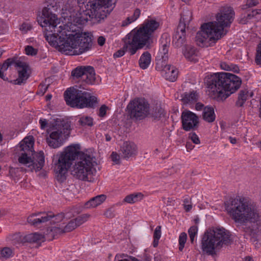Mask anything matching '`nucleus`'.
<instances>
[{
  "mask_svg": "<svg viewBox=\"0 0 261 261\" xmlns=\"http://www.w3.org/2000/svg\"><path fill=\"white\" fill-rule=\"evenodd\" d=\"M70 123L60 119H57L47 132L49 134L46 138L48 146L53 148H57L63 144L70 134Z\"/></svg>",
  "mask_w": 261,
  "mask_h": 261,
  "instance_id": "nucleus-10",
  "label": "nucleus"
},
{
  "mask_svg": "<svg viewBox=\"0 0 261 261\" xmlns=\"http://www.w3.org/2000/svg\"><path fill=\"white\" fill-rule=\"evenodd\" d=\"M234 15V12L231 7L222 8L217 15L216 21L205 23L201 26V30L197 33L195 37L196 44L202 47L214 45L227 34L225 28L230 26Z\"/></svg>",
  "mask_w": 261,
  "mask_h": 261,
  "instance_id": "nucleus-2",
  "label": "nucleus"
},
{
  "mask_svg": "<svg viewBox=\"0 0 261 261\" xmlns=\"http://www.w3.org/2000/svg\"><path fill=\"white\" fill-rule=\"evenodd\" d=\"M222 69L224 70H229L233 69L235 72H238V66H221Z\"/></svg>",
  "mask_w": 261,
  "mask_h": 261,
  "instance_id": "nucleus-58",
  "label": "nucleus"
},
{
  "mask_svg": "<svg viewBox=\"0 0 261 261\" xmlns=\"http://www.w3.org/2000/svg\"><path fill=\"white\" fill-rule=\"evenodd\" d=\"M106 196L104 194L94 197L85 203L84 208H95L102 203L106 200Z\"/></svg>",
  "mask_w": 261,
  "mask_h": 261,
  "instance_id": "nucleus-24",
  "label": "nucleus"
},
{
  "mask_svg": "<svg viewBox=\"0 0 261 261\" xmlns=\"http://www.w3.org/2000/svg\"><path fill=\"white\" fill-rule=\"evenodd\" d=\"M71 27L67 25L64 27L57 39L51 41V45L64 50L74 49V54L77 55L89 50L93 44L92 35L89 33H72Z\"/></svg>",
  "mask_w": 261,
  "mask_h": 261,
  "instance_id": "nucleus-4",
  "label": "nucleus"
},
{
  "mask_svg": "<svg viewBox=\"0 0 261 261\" xmlns=\"http://www.w3.org/2000/svg\"><path fill=\"white\" fill-rule=\"evenodd\" d=\"M202 118L207 122L211 123L214 122L216 118L214 108L210 106L204 107L202 113Z\"/></svg>",
  "mask_w": 261,
  "mask_h": 261,
  "instance_id": "nucleus-29",
  "label": "nucleus"
},
{
  "mask_svg": "<svg viewBox=\"0 0 261 261\" xmlns=\"http://www.w3.org/2000/svg\"><path fill=\"white\" fill-rule=\"evenodd\" d=\"M187 235L185 232L180 233L179 237V250L182 251L187 241Z\"/></svg>",
  "mask_w": 261,
  "mask_h": 261,
  "instance_id": "nucleus-41",
  "label": "nucleus"
},
{
  "mask_svg": "<svg viewBox=\"0 0 261 261\" xmlns=\"http://www.w3.org/2000/svg\"><path fill=\"white\" fill-rule=\"evenodd\" d=\"M79 122L83 126L88 125L91 126L93 125V119L91 117L89 116H83L81 117Z\"/></svg>",
  "mask_w": 261,
  "mask_h": 261,
  "instance_id": "nucleus-40",
  "label": "nucleus"
},
{
  "mask_svg": "<svg viewBox=\"0 0 261 261\" xmlns=\"http://www.w3.org/2000/svg\"><path fill=\"white\" fill-rule=\"evenodd\" d=\"M182 128L186 131H190L197 128L198 124V117L194 113L186 111L181 114Z\"/></svg>",
  "mask_w": 261,
  "mask_h": 261,
  "instance_id": "nucleus-17",
  "label": "nucleus"
},
{
  "mask_svg": "<svg viewBox=\"0 0 261 261\" xmlns=\"http://www.w3.org/2000/svg\"><path fill=\"white\" fill-rule=\"evenodd\" d=\"M186 41V27L182 22H179L173 36V43L174 45L179 47L185 43Z\"/></svg>",
  "mask_w": 261,
  "mask_h": 261,
  "instance_id": "nucleus-23",
  "label": "nucleus"
},
{
  "mask_svg": "<svg viewBox=\"0 0 261 261\" xmlns=\"http://www.w3.org/2000/svg\"><path fill=\"white\" fill-rule=\"evenodd\" d=\"M203 107H204V105L202 103H200V102L196 103V106H195V109L197 111H200V110H202L203 109H204Z\"/></svg>",
  "mask_w": 261,
  "mask_h": 261,
  "instance_id": "nucleus-62",
  "label": "nucleus"
},
{
  "mask_svg": "<svg viewBox=\"0 0 261 261\" xmlns=\"http://www.w3.org/2000/svg\"><path fill=\"white\" fill-rule=\"evenodd\" d=\"M184 56L188 60L195 63L197 61V51L196 49L191 46L187 45L184 51Z\"/></svg>",
  "mask_w": 261,
  "mask_h": 261,
  "instance_id": "nucleus-30",
  "label": "nucleus"
},
{
  "mask_svg": "<svg viewBox=\"0 0 261 261\" xmlns=\"http://www.w3.org/2000/svg\"><path fill=\"white\" fill-rule=\"evenodd\" d=\"M64 218L63 214H58L56 215H54L53 214V216L50 220V223L54 224V226H57V224L63 225L64 223H61Z\"/></svg>",
  "mask_w": 261,
  "mask_h": 261,
  "instance_id": "nucleus-38",
  "label": "nucleus"
},
{
  "mask_svg": "<svg viewBox=\"0 0 261 261\" xmlns=\"http://www.w3.org/2000/svg\"><path fill=\"white\" fill-rule=\"evenodd\" d=\"M19 163L27 165L31 170H41L44 165V155L42 151L34 153L23 152L18 158Z\"/></svg>",
  "mask_w": 261,
  "mask_h": 261,
  "instance_id": "nucleus-12",
  "label": "nucleus"
},
{
  "mask_svg": "<svg viewBox=\"0 0 261 261\" xmlns=\"http://www.w3.org/2000/svg\"><path fill=\"white\" fill-rule=\"evenodd\" d=\"M186 211H189L192 208V205L190 204H184Z\"/></svg>",
  "mask_w": 261,
  "mask_h": 261,
  "instance_id": "nucleus-64",
  "label": "nucleus"
},
{
  "mask_svg": "<svg viewBox=\"0 0 261 261\" xmlns=\"http://www.w3.org/2000/svg\"><path fill=\"white\" fill-rule=\"evenodd\" d=\"M261 14V9H255L249 13L242 14L238 19L239 23L245 24L253 18L257 19V15Z\"/></svg>",
  "mask_w": 261,
  "mask_h": 261,
  "instance_id": "nucleus-26",
  "label": "nucleus"
},
{
  "mask_svg": "<svg viewBox=\"0 0 261 261\" xmlns=\"http://www.w3.org/2000/svg\"><path fill=\"white\" fill-rule=\"evenodd\" d=\"M78 145H71L67 147L59 155L55 163V169L58 180L63 182L66 178L68 169L72 162L75 160L71 168V174L81 180H88V176L93 174L97 165L94 157L79 151Z\"/></svg>",
  "mask_w": 261,
  "mask_h": 261,
  "instance_id": "nucleus-1",
  "label": "nucleus"
},
{
  "mask_svg": "<svg viewBox=\"0 0 261 261\" xmlns=\"http://www.w3.org/2000/svg\"><path fill=\"white\" fill-rule=\"evenodd\" d=\"M129 257H131V256L125 254H117L115 257L114 261H131Z\"/></svg>",
  "mask_w": 261,
  "mask_h": 261,
  "instance_id": "nucleus-44",
  "label": "nucleus"
},
{
  "mask_svg": "<svg viewBox=\"0 0 261 261\" xmlns=\"http://www.w3.org/2000/svg\"><path fill=\"white\" fill-rule=\"evenodd\" d=\"M29 63L27 61L25 57L22 56L18 57L17 56H14L6 60L1 65H29Z\"/></svg>",
  "mask_w": 261,
  "mask_h": 261,
  "instance_id": "nucleus-25",
  "label": "nucleus"
},
{
  "mask_svg": "<svg viewBox=\"0 0 261 261\" xmlns=\"http://www.w3.org/2000/svg\"><path fill=\"white\" fill-rule=\"evenodd\" d=\"M159 26V22L154 19L145 20L141 27L133 30L126 36L124 42L126 50L133 55L145 46L148 47L152 42V34Z\"/></svg>",
  "mask_w": 261,
  "mask_h": 261,
  "instance_id": "nucleus-5",
  "label": "nucleus"
},
{
  "mask_svg": "<svg viewBox=\"0 0 261 261\" xmlns=\"http://www.w3.org/2000/svg\"><path fill=\"white\" fill-rule=\"evenodd\" d=\"M192 12L188 9H184L182 13L181 14V18L179 22H182L185 26L189 24V22L192 20Z\"/></svg>",
  "mask_w": 261,
  "mask_h": 261,
  "instance_id": "nucleus-36",
  "label": "nucleus"
},
{
  "mask_svg": "<svg viewBox=\"0 0 261 261\" xmlns=\"http://www.w3.org/2000/svg\"><path fill=\"white\" fill-rule=\"evenodd\" d=\"M37 49L33 46L28 45L25 47V52L27 55L35 56L37 54Z\"/></svg>",
  "mask_w": 261,
  "mask_h": 261,
  "instance_id": "nucleus-46",
  "label": "nucleus"
},
{
  "mask_svg": "<svg viewBox=\"0 0 261 261\" xmlns=\"http://www.w3.org/2000/svg\"><path fill=\"white\" fill-rule=\"evenodd\" d=\"M9 66H1L0 68V77L4 81H7L8 79L4 74V72L8 69Z\"/></svg>",
  "mask_w": 261,
  "mask_h": 261,
  "instance_id": "nucleus-55",
  "label": "nucleus"
},
{
  "mask_svg": "<svg viewBox=\"0 0 261 261\" xmlns=\"http://www.w3.org/2000/svg\"><path fill=\"white\" fill-rule=\"evenodd\" d=\"M155 69L160 71L166 80L173 82L177 78L178 71L176 66H156Z\"/></svg>",
  "mask_w": 261,
  "mask_h": 261,
  "instance_id": "nucleus-21",
  "label": "nucleus"
},
{
  "mask_svg": "<svg viewBox=\"0 0 261 261\" xmlns=\"http://www.w3.org/2000/svg\"><path fill=\"white\" fill-rule=\"evenodd\" d=\"M137 153V146L133 142L125 141L120 146V154L124 159L128 160L130 158L135 157Z\"/></svg>",
  "mask_w": 261,
  "mask_h": 261,
  "instance_id": "nucleus-19",
  "label": "nucleus"
},
{
  "mask_svg": "<svg viewBox=\"0 0 261 261\" xmlns=\"http://www.w3.org/2000/svg\"><path fill=\"white\" fill-rule=\"evenodd\" d=\"M53 216V213H42L38 214H33L27 219L28 222L34 226H38L41 224L50 221Z\"/></svg>",
  "mask_w": 261,
  "mask_h": 261,
  "instance_id": "nucleus-20",
  "label": "nucleus"
},
{
  "mask_svg": "<svg viewBox=\"0 0 261 261\" xmlns=\"http://www.w3.org/2000/svg\"><path fill=\"white\" fill-rule=\"evenodd\" d=\"M24 242L30 243H40L44 241V237L38 233H30L23 238Z\"/></svg>",
  "mask_w": 261,
  "mask_h": 261,
  "instance_id": "nucleus-32",
  "label": "nucleus"
},
{
  "mask_svg": "<svg viewBox=\"0 0 261 261\" xmlns=\"http://www.w3.org/2000/svg\"><path fill=\"white\" fill-rule=\"evenodd\" d=\"M127 109L131 118L141 120L148 114L149 106L144 99H138L130 102L127 106Z\"/></svg>",
  "mask_w": 261,
  "mask_h": 261,
  "instance_id": "nucleus-14",
  "label": "nucleus"
},
{
  "mask_svg": "<svg viewBox=\"0 0 261 261\" xmlns=\"http://www.w3.org/2000/svg\"><path fill=\"white\" fill-rule=\"evenodd\" d=\"M34 141L33 137H25L22 141L20 143L21 150L28 153H34Z\"/></svg>",
  "mask_w": 261,
  "mask_h": 261,
  "instance_id": "nucleus-27",
  "label": "nucleus"
},
{
  "mask_svg": "<svg viewBox=\"0 0 261 261\" xmlns=\"http://www.w3.org/2000/svg\"><path fill=\"white\" fill-rule=\"evenodd\" d=\"M232 242L229 232L223 228H216L204 232L201 240V249L205 253L214 255L215 249L223 244L228 245Z\"/></svg>",
  "mask_w": 261,
  "mask_h": 261,
  "instance_id": "nucleus-8",
  "label": "nucleus"
},
{
  "mask_svg": "<svg viewBox=\"0 0 261 261\" xmlns=\"http://www.w3.org/2000/svg\"><path fill=\"white\" fill-rule=\"evenodd\" d=\"M76 227V223L73 219H72L66 225L64 223L63 225L57 224V226H51L47 229L46 236L48 240H52L56 236L71 231Z\"/></svg>",
  "mask_w": 261,
  "mask_h": 261,
  "instance_id": "nucleus-16",
  "label": "nucleus"
},
{
  "mask_svg": "<svg viewBox=\"0 0 261 261\" xmlns=\"http://www.w3.org/2000/svg\"><path fill=\"white\" fill-rule=\"evenodd\" d=\"M134 21L135 20H133L132 17H128L125 20L122 22V26L125 27Z\"/></svg>",
  "mask_w": 261,
  "mask_h": 261,
  "instance_id": "nucleus-57",
  "label": "nucleus"
},
{
  "mask_svg": "<svg viewBox=\"0 0 261 261\" xmlns=\"http://www.w3.org/2000/svg\"><path fill=\"white\" fill-rule=\"evenodd\" d=\"M246 5L242 6V9L243 10L246 9L247 8L255 6L259 4L258 0H246Z\"/></svg>",
  "mask_w": 261,
  "mask_h": 261,
  "instance_id": "nucleus-43",
  "label": "nucleus"
},
{
  "mask_svg": "<svg viewBox=\"0 0 261 261\" xmlns=\"http://www.w3.org/2000/svg\"><path fill=\"white\" fill-rule=\"evenodd\" d=\"M194 147V146L189 142L186 143V148L188 150H191Z\"/></svg>",
  "mask_w": 261,
  "mask_h": 261,
  "instance_id": "nucleus-63",
  "label": "nucleus"
},
{
  "mask_svg": "<svg viewBox=\"0 0 261 261\" xmlns=\"http://www.w3.org/2000/svg\"><path fill=\"white\" fill-rule=\"evenodd\" d=\"M189 138L195 144H198L200 143V140L198 136L195 133H190L189 136Z\"/></svg>",
  "mask_w": 261,
  "mask_h": 261,
  "instance_id": "nucleus-50",
  "label": "nucleus"
},
{
  "mask_svg": "<svg viewBox=\"0 0 261 261\" xmlns=\"http://www.w3.org/2000/svg\"><path fill=\"white\" fill-rule=\"evenodd\" d=\"M161 236V226H157L154 231L153 239H160Z\"/></svg>",
  "mask_w": 261,
  "mask_h": 261,
  "instance_id": "nucleus-53",
  "label": "nucleus"
},
{
  "mask_svg": "<svg viewBox=\"0 0 261 261\" xmlns=\"http://www.w3.org/2000/svg\"><path fill=\"white\" fill-rule=\"evenodd\" d=\"M32 29L31 24L27 22H23L20 27V30L23 33H27Z\"/></svg>",
  "mask_w": 261,
  "mask_h": 261,
  "instance_id": "nucleus-47",
  "label": "nucleus"
},
{
  "mask_svg": "<svg viewBox=\"0 0 261 261\" xmlns=\"http://www.w3.org/2000/svg\"><path fill=\"white\" fill-rule=\"evenodd\" d=\"M103 215L108 218H113L115 216V211L112 207L109 208L106 210Z\"/></svg>",
  "mask_w": 261,
  "mask_h": 261,
  "instance_id": "nucleus-48",
  "label": "nucleus"
},
{
  "mask_svg": "<svg viewBox=\"0 0 261 261\" xmlns=\"http://www.w3.org/2000/svg\"><path fill=\"white\" fill-rule=\"evenodd\" d=\"M7 31V25L3 20H0V35L5 34Z\"/></svg>",
  "mask_w": 261,
  "mask_h": 261,
  "instance_id": "nucleus-51",
  "label": "nucleus"
},
{
  "mask_svg": "<svg viewBox=\"0 0 261 261\" xmlns=\"http://www.w3.org/2000/svg\"><path fill=\"white\" fill-rule=\"evenodd\" d=\"M16 70L18 73V77L11 83L18 85L24 84L29 79L31 73L30 66H16Z\"/></svg>",
  "mask_w": 261,
  "mask_h": 261,
  "instance_id": "nucleus-22",
  "label": "nucleus"
},
{
  "mask_svg": "<svg viewBox=\"0 0 261 261\" xmlns=\"http://www.w3.org/2000/svg\"><path fill=\"white\" fill-rule=\"evenodd\" d=\"M198 231L197 226H192L188 230L189 236L191 242L193 243L194 238L197 235Z\"/></svg>",
  "mask_w": 261,
  "mask_h": 261,
  "instance_id": "nucleus-42",
  "label": "nucleus"
},
{
  "mask_svg": "<svg viewBox=\"0 0 261 261\" xmlns=\"http://www.w3.org/2000/svg\"><path fill=\"white\" fill-rule=\"evenodd\" d=\"M112 161L116 164H119L120 163V155L116 152H113L111 155Z\"/></svg>",
  "mask_w": 261,
  "mask_h": 261,
  "instance_id": "nucleus-52",
  "label": "nucleus"
},
{
  "mask_svg": "<svg viewBox=\"0 0 261 261\" xmlns=\"http://www.w3.org/2000/svg\"><path fill=\"white\" fill-rule=\"evenodd\" d=\"M48 86H49V84L46 85V84H45L43 83H41L38 87V89H39L38 93L40 94L41 95H43L47 91Z\"/></svg>",
  "mask_w": 261,
  "mask_h": 261,
  "instance_id": "nucleus-49",
  "label": "nucleus"
},
{
  "mask_svg": "<svg viewBox=\"0 0 261 261\" xmlns=\"http://www.w3.org/2000/svg\"><path fill=\"white\" fill-rule=\"evenodd\" d=\"M144 197L141 193H133L127 195L123 199V202L133 204L141 201Z\"/></svg>",
  "mask_w": 261,
  "mask_h": 261,
  "instance_id": "nucleus-33",
  "label": "nucleus"
},
{
  "mask_svg": "<svg viewBox=\"0 0 261 261\" xmlns=\"http://www.w3.org/2000/svg\"><path fill=\"white\" fill-rule=\"evenodd\" d=\"M226 210L235 222L244 225L242 228L245 237L246 239L250 238L252 242L256 241L257 230L246 225L247 223L254 224L259 221L260 215L255 206L246 198H235Z\"/></svg>",
  "mask_w": 261,
  "mask_h": 261,
  "instance_id": "nucleus-3",
  "label": "nucleus"
},
{
  "mask_svg": "<svg viewBox=\"0 0 261 261\" xmlns=\"http://www.w3.org/2000/svg\"><path fill=\"white\" fill-rule=\"evenodd\" d=\"M108 109V107L105 105H102L99 110L98 116L100 117H104L106 114V112Z\"/></svg>",
  "mask_w": 261,
  "mask_h": 261,
  "instance_id": "nucleus-54",
  "label": "nucleus"
},
{
  "mask_svg": "<svg viewBox=\"0 0 261 261\" xmlns=\"http://www.w3.org/2000/svg\"><path fill=\"white\" fill-rule=\"evenodd\" d=\"M255 62L257 64H261V41L258 44L256 48Z\"/></svg>",
  "mask_w": 261,
  "mask_h": 261,
  "instance_id": "nucleus-45",
  "label": "nucleus"
},
{
  "mask_svg": "<svg viewBox=\"0 0 261 261\" xmlns=\"http://www.w3.org/2000/svg\"><path fill=\"white\" fill-rule=\"evenodd\" d=\"M113 9L112 8L109 9H101L100 11L96 12L93 14V16H92L91 14L88 13L86 11V9L83 10L82 12L75 13L70 15L71 18L72 17L73 22L75 24L72 25L71 27V32L73 33L75 32V29L73 30V28L75 27L76 24H84L88 22V20L91 21L94 24H100L103 23L107 18L108 16L110 15L111 12Z\"/></svg>",
  "mask_w": 261,
  "mask_h": 261,
  "instance_id": "nucleus-11",
  "label": "nucleus"
},
{
  "mask_svg": "<svg viewBox=\"0 0 261 261\" xmlns=\"http://www.w3.org/2000/svg\"><path fill=\"white\" fill-rule=\"evenodd\" d=\"M78 7L82 8L84 5L88 13L93 16L96 12L100 11L101 9H109L112 8L113 9L117 0H76Z\"/></svg>",
  "mask_w": 261,
  "mask_h": 261,
  "instance_id": "nucleus-13",
  "label": "nucleus"
},
{
  "mask_svg": "<svg viewBox=\"0 0 261 261\" xmlns=\"http://www.w3.org/2000/svg\"><path fill=\"white\" fill-rule=\"evenodd\" d=\"M78 5L76 0H68L62 8L63 10L68 11L70 15L78 11Z\"/></svg>",
  "mask_w": 261,
  "mask_h": 261,
  "instance_id": "nucleus-31",
  "label": "nucleus"
},
{
  "mask_svg": "<svg viewBox=\"0 0 261 261\" xmlns=\"http://www.w3.org/2000/svg\"><path fill=\"white\" fill-rule=\"evenodd\" d=\"M90 215L88 214H84L83 215H81L73 219V220L74 221L75 223H76V225L77 227L80 226L89 219V218L90 217Z\"/></svg>",
  "mask_w": 261,
  "mask_h": 261,
  "instance_id": "nucleus-39",
  "label": "nucleus"
},
{
  "mask_svg": "<svg viewBox=\"0 0 261 261\" xmlns=\"http://www.w3.org/2000/svg\"><path fill=\"white\" fill-rule=\"evenodd\" d=\"M106 42V39L103 36H100L98 38L97 43L99 45L102 46Z\"/></svg>",
  "mask_w": 261,
  "mask_h": 261,
  "instance_id": "nucleus-61",
  "label": "nucleus"
},
{
  "mask_svg": "<svg viewBox=\"0 0 261 261\" xmlns=\"http://www.w3.org/2000/svg\"><path fill=\"white\" fill-rule=\"evenodd\" d=\"M66 104L72 108H93L97 103V98L76 87L68 88L64 94Z\"/></svg>",
  "mask_w": 261,
  "mask_h": 261,
  "instance_id": "nucleus-9",
  "label": "nucleus"
},
{
  "mask_svg": "<svg viewBox=\"0 0 261 261\" xmlns=\"http://www.w3.org/2000/svg\"><path fill=\"white\" fill-rule=\"evenodd\" d=\"M71 78L73 80L83 78L86 83L93 85L96 80L95 70L92 66H77L72 70Z\"/></svg>",
  "mask_w": 261,
  "mask_h": 261,
  "instance_id": "nucleus-15",
  "label": "nucleus"
},
{
  "mask_svg": "<svg viewBox=\"0 0 261 261\" xmlns=\"http://www.w3.org/2000/svg\"><path fill=\"white\" fill-rule=\"evenodd\" d=\"M166 39V42L163 43L162 41V46L155 57L156 65H168L167 60L168 59V53L169 46L170 38L168 37V34H164L162 36V39Z\"/></svg>",
  "mask_w": 261,
  "mask_h": 261,
  "instance_id": "nucleus-18",
  "label": "nucleus"
},
{
  "mask_svg": "<svg viewBox=\"0 0 261 261\" xmlns=\"http://www.w3.org/2000/svg\"><path fill=\"white\" fill-rule=\"evenodd\" d=\"M248 91L247 89L241 90L238 94V100L236 102V105L238 107L243 106L248 97Z\"/></svg>",
  "mask_w": 261,
  "mask_h": 261,
  "instance_id": "nucleus-34",
  "label": "nucleus"
},
{
  "mask_svg": "<svg viewBox=\"0 0 261 261\" xmlns=\"http://www.w3.org/2000/svg\"><path fill=\"white\" fill-rule=\"evenodd\" d=\"M140 13V10L139 9H136L134 12L133 15L131 16L133 18V20L135 21L137 20L139 17Z\"/></svg>",
  "mask_w": 261,
  "mask_h": 261,
  "instance_id": "nucleus-56",
  "label": "nucleus"
},
{
  "mask_svg": "<svg viewBox=\"0 0 261 261\" xmlns=\"http://www.w3.org/2000/svg\"><path fill=\"white\" fill-rule=\"evenodd\" d=\"M198 96L196 92H186L181 95V100L185 105H191L197 102Z\"/></svg>",
  "mask_w": 261,
  "mask_h": 261,
  "instance_id": "nucleus-28",
  "label": "nucleus"
},
{
  "mask_svg": "<svg viewBox=\"0 0 261 261\" xmlns=\"http://www.w3.org/2000/svg\"><path fill=\"white\" fill-rule=\"evenodd\" d=\"M241 84L239 76L229 72H221L212 76L207 85L218 99L223 100L238 90Z\"/></svg>",
  "mask_w": 261,
  "mask_h": 261,
  "instance_id": "nucleus-6",
  "label": "nucleus"
},
{
  "mask_svg": "<svg viewBox=\"0 0 261 261\" xmlns=\"http://www.w3.org/2000/svg\"><path fill=\"white\" fill-rule=\"evenodd\" d=\"M39 123L41 129H44L47 124V121L46 119H40Z\"/></svg>",
  "mask_w": 261,
  "mask_h": 261,
  "instance_id": "nucleus-60",
  "label": "nucleus"
},
{
  "mask_svg": "<svg viewBox=\"0 0 261 261\" xmlns=\"http://www.w3.org/2000/svg\"><path fill=\"white\" fill-rule=\"evenodd\" d=\"M14 255V249L5 247L0 248V259H8L13 257Z\"/></svg>",
  "mask_w": 261,
  "mask_h": 261,
  "instance_id": "nucleus-35",
  "label": "nucleus"
},
{
  "mask_svg": "<svg viewBox=\"0 0 261 261\" xmlns=\"http://www.w3.org/2000/svg\"><path fill=\"white\" fill-rule=\"evenodd\" d=\"M124 53L125 52L124 50L120 49L114 53L113 56L114 58H119L123 56L124 55Z\"/></svg>",
  "mask_w": 261,
  "mask_h": 261,
  "instance_id": "nucleus-59",
  "label": "nucleus"
},
{
  "mask_svg": "<svg viewBox=\"0 0 261 261\" xmlns=\"http://www.w3.org/2000/svg\"><path fill=\"white\" fill-rule=\"evenodd\" d=\"M151 61V54L148 52H144L141 56L139 63V65H149Z\"/></svg>",
  "mask_w": 261,
  "mask_h": 261,
  "instance_id": "nucleus-37",
  "label": "nucleus"
},
{
  "mask_svg": "<svg viewBox=\"0 0 261 261\" xmlns=\"http://www.w3.org/2000/svg\"><path fill=\"white\" fill-rule=\"evenodd\" d=\"M57 9V6L50 4L44 7L42 14L38 18V23L44 28V36L51 45V41L56 40L67 25H62L57 15L54 13Z\"/></svg>",
  "mask_w": 261,
  "mask_h": 261,
  "instance_id": "nucleus-7",
  "label": "nucleus"
}]
</instances>
